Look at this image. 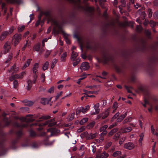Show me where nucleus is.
Masks as SVG:
<instances>
[{
	"label": "nucleus",
	"mask_w": 158,
	"mask_h": 158,
	"mask_svg": "<svg viewBox=\"0 0 158 158\" xmlns=\"http://www.w3.org/2000/svg\"><path fill=\"white\" fill-rule=\"evenodd\" d=\"M45 15L48 17V22L50 21H51L52 22L55 26V27L53 29V31H56V28H58V29L56 31L57 34H59L61 31H62V30L60 27V25L58 23V22L51 19L50 17V14L48 12H46L44 13Z\"/></svg>",
	"instance_id": "1"
},
{
	"label": "nucleus",
	"mask_w": 158,
	"mask_h": 158,
	"mask_svg": "<svg viewBox=\"0 0 158 158\" xmlns=\"http://www.w3.org/2000/svg\"><path fill=\"white\" fill-rule=\"evenodd\" d=\"M22 39V35L20 34H16L12 38V41L14 46H16Z\"/></svg>",
	"instance_id": "2"
},
{
	"label": "nucleus",
	"mask_w": 158,
	"mask_h": 158,
	"mask_svg": "<svg viewBox=\"0 0 158 158\" xmlns=\"http://www.w3.org/2000/svg\"><path fill=\"white\" fill-rule=\"evenodd\" d=\"M25 72H23L20 74H13L9 78V80L10 81H12L15 79H22Z\"/></svg>",
	"instance_id": "3"
},
{
	"label": "nucleus",
	"mask_w": 158,
	"mask_h": 158,
	"mask_svg": "<svg viewBox=\"0 0 158 158\" xmlns=\"http://www.w3.org/2000/svg\"><path fill=\"white\" fill-rule=\"evenodd\" d=\"M20 120L23 121L29 122H32L35 119L34 116L29 114L27 115L25 117H22L21 118Z\"/></svg>",
	"instance_id": "4"
},
{
	"label": "nucleus",
	"mask_w": 158,
	"mask_h": 158,
	"mask_svg": "<svg viewBox=\"0 0 158 158\" xmlns=\"http://www.w3.org/2000/svg\"><path fill=\"white\" fill-rule=\"evenodd\" d=\"M110 110V108H108L104 113L99 114L97 116V118L98 119L102 118V119H104L106 118L109 114Z\"/></svg>",
	"instance_id": "5"
},
{
	"label": "nucleus",
	"mask_w": 158,
	"mask_h": 158,
	"mask_svg": "<svg viewBox=\"0 0 158 158\" xmlns=\"http://www.w3.org/2000/svg\"><path fill=\"white\" fill-rule=\"evenodd\" d=\"M123 147L125 149L131 150L134 148L135 147V145L133 143L129 142L125 143Z\"/></svg>",
	"instance_id": "6"
},
{
	"label": "nucleus",
	"mask_w": 158,
	"mask_h": 158,
	"mask_svg": "<svg viewBox=\"0 0 158 158\" xmlns=\"http://www.w3.org/2000/svg\"><path fill=\"white\" fill-rule=\"evenodd\" d=\"M19 68L16 66L15 64H14L11 67L10 69H8L7 72L10 73L12 72V74L17 73L19 70Z\"/></svg>",
	"instance_id": "7"
},
{
	"label": "nucleus",
	"mask_w": 158,
	"mask_h": 158,
	"mask_svg": "<svg viewBox=\"0 0 158 158\" xmlns=\"http://www.w3.org/2000/svg\"><path fill=\"white\" fill-rule=\"evenodd\" d=\"M89 63L87 62L82 63L80 67V69L82 71H85L88 70L89 68Z\"/></svg>",
	"instance_id": "8"
},
{
	"label": "nucleus",
	"mask_w": 158,
	"mask_h": 158,
	"mask_svg": "<svg viewBox=\"0 0 158 158\" xmlns=\"http://www.w3.org/2000/svg\"><path fill=\"white\" fill-rule=\"evenodd\" d=\"M3 48L4 49V54H6L10 49L11 47L10 42H6L4 45Z\"/></svg>",
	"instance_id": "9"
},
{
	"label": "nucleus",
	"mask_w": 158,
	"mask_h": 158,
	"mask_svg": "<svg viewBox=\"0 0 158 158\" xmlns=\"http://www.w3.org/2000/svg\"><path fill=\"white\" fill-rule=\"evenodd\" d=\"M52 98L49 99L46 98H42L40 100V102L43 104L45 105L48 104L51 100Z\"/></svg>",
	"instance_id": "10"
},
{
	"label": "nucleus",
	"mask_w": 158,
	"mask_h": 158,
	"mask_svg": "<svg viewBox=\"0 0 158 158\" xmlns=\"http://www.w3.org/2000/svg\"><path fill=\"white\" fill-rule=\"evenodd\" d=\"M99 104L97 103L94 106V108L95 110V112H93L91 113V114H98L100 111V109L99 107Z\"/></svg>",
	"instance_id": "11"
},
{
	"label": "nucleus",
	"mask_w": 158,
	"mask_h": 158,
	"mask_svg": "<svg viewBox=\"0 0 158 158\" xmlns=\"http://www.w3.org/2000/svg\"><path fill=\"white\" fill-rule=\"evenodd\" d=\"M109 154L105 152L102 153L97 154V157L98 158H107Z\"/></svg>",
	"instance_id": "12"
},
{
	"label": "nucleus",
	"mask_w": 158,
	"mask_h": 158,
	"mask_svg": "<svg viewBox=\"0 0 158 158\" xmlns=\"http://www.w3.org/2000/svg\"><path fill=\"white\" fill-rule=\"evenodd\" d=\"M9 34V32L7 31L3 32L0 36V40H3L6 38L7 35Z\"/></svg>",
	"instance_id": "13"
},
{
	"label": "nucleus",
	"mask_w": 158,
	"mask_h": 158,
	"mask_svg": "<svg viewBox=\"0 0 158 158\" xmlns=\"http://www.w3.org/2000/svg\"><path fill=\"white\" fill-rule=\"evenodd\" d=\"M132 128L130 127H127L126 128L123 127L121 129V131H122V132L123 133L129 132L132 131Z\"/></svg>",
	"instance_id": "14"
},
{
	"label": "nucleus",
	"mask_w": 158,
	"mask_h": 158,
	"mask_svg": "<svg viewBox=\"0 0 158 158\" xmlns=\"http://www.w3.org/2000/svg\"><path fill=\"white\" fill-rule=\"evenodd\" d=\"M78 55V54L77 52L74 51H72L70 57L71 60L72 61H74Z\"/></svg>",
	"instance_id": "15"
},
{
	"label": "nucleus",
	"mask_w": 158,
	"mask_h": 158,
	"mask_svg": "<svg viewBox=\"0 0 158 158\" xmlns=\"http://www.w3.org/2000/svg\"><path fill=\"white\" fill-rule=\"evenodd\" d=\"M39 68V64L38 63H35L32 69V72L34 74H36L38 71V69Z\"/></svg>",
	"instance_id": "16"
},
{
	"label": "nucleus",
	"mask_w": 158,
	"mask_h": 158,
	"mask_svg": "<svg viewBox=\"0 0 158 158\" xmlns=\"http://www.w3.org/2000/svg\"><path fill=\"white\" fill-rule=\"evenodd\" d=\"M67 53L66 52H64L61 54L60 56V60L61 62H64L66 60V57L67 55Z\"/></svg>",
	"instance_id": "17"
},
{
	"label": "nucleus",
	"mask_w": 158,
	"mask_h": 158,
	"mask_svg": "<svg viewBox=\"0 0 158 158\" xmlns=\"http://www.w3.org/2000/svg\"><path fill=\"white\" fill-rule=\"evenodd\" d=\"M127 114L125 113L124 114L121 115L117 119V121L118 122H121L126 116Z\"/></svg>",
	"instance_id": "18"
},
{
	"label": "nucleus",
	"mask_w": 158,
	"mask_h": 158,
	"mask_svg": "<svg viewBox=\"0 0 158 158\" xmlns=\"http://www.w3.org/2000/svg\"><path fill=\"white\" fill-rule=\"evenodd\" d=\"M40 43H39L35 45L33 48V49L36 51H39L40 48Z\"/></svg>",
	"instance_id": "19"
},
{
	"label": "nucleus",
	"mask_w": 158,
	"mask_h": 158,
	"mask_svg": "<svg viewBox=\"0 0 158 158\" xmlns=\"http://www.w3.org/2000/svg\"><path fill=\"white\" fill-rule=\"evenodd\" d=\"M89 74H86L84 73L82 76H81V78L79 79L78 80V81H77V83L79 84H80L81 80L84 79L85 78L87 75H89Z\"/></svg>",
	"instance_id": "20"
},
{
	"label": "nucleus",
	"mask_w": 158,
	"mask_h": 158,
	"mask_svg": "<svg viewBox=\"0 0 158 158\" xmlns=\"http://www.w3.org/2000/svg\"><path fill=\"white\" fill-rule=\"evenodd\" d=\"M132 120V118L131 117H128L123 121V124H125L128 122H130Z\"/></svg>",
	"instance_id": "21"
},
{
	"label": "nucleus",
	"mask_w": 158,
	"mask_h": 158,
	"mask_svg": "<svg viewBox=\"0 0 158 158\" xmlns=\"http://www.w3.org/2000/svg\"><path fill=\"white\" fill-rule=\"evenodd\" d=\"M63 35H64V37L65 39V41L66 42V43L67 44H69L70 43L69 40L68 39L67 37L69 36V35L66 34L64 33V32H63Z\"/></svg>",
	"instance_id": "22"
},
{
	"label": "nucleus",
	"mask_w": 158,
	"mask_h": 158,
	"mask_svg": "<svg viewBox=\"0 0 158 158\" xmlns=\"http://www.w3.org/2000/svg\"><path fill=\"white\" fill-rule=\"evenodd\" d=\"M143 137L144 135L143 133H142L139 135L140 138L139 140V144L141 146L142 144V141L143 140Z\"/></svg>",
	"instance_id": "23"
},
{
	"label": "nucleus",
	"mask_w": 158,
	"mask_h": 158,
	"mask_svg": "<svg viewBox=\"0 0 158 158\" xmlns=\"http://www.w3.org/2000/svg\"><path fill=\"white\" fill-rule=\"evenodd\" d=\"M118 107V103L116 102H114V103L112 106V108L113 109V110L112 112L113 113H114L115 112Z\"/></svg>",
	"instance_id": "24"
},
{
	"label": "nucleus",
	"mask_w": 158,
	"mask_h": 158,
	"mask_svg": "<svg viewBox=\"0 0 158 158\" xmlns=\"http://www.w3.org/2000/svg\"><path fill=\"white\" fill-rule=\"evenodd\" d=\"M32 85V83L31 80H28L27 81V90H30Z\"/></svg>",
	"instance_id": "25"
},
{
	"label": "nucleus",
	"mask_w": 158,
	"mask_h": 158,
	"mask_svg": "<svg viewBox=\"0 0 158 158\" xmlns=\"http://www.w3.org/2000/svg\"><path fill=\"white\" fill-rule=\"evenodd\" d=\"M31 60L30 59H29L27 60L26 63L24 65L23 67H22V68L23 69H25L26 68L29 66L31 62Z\"/></svg>",
	"instance_id": "26"
},
{
	"label": "nucleus",
	"mask_w": 158,
	"mask_h": 158,
	"mask_svg": "<svg viewBox=\"0 0 158 158\" xmlns=\"http://www.w3.org/2000/svg\"><path fill=\"white\" fill-rule=\"evenodd\" d=\"M19 85V83L17 80H15L13 82V87L15 89L17 88Z\"/></svg>",
	"instance_id": "27"
},
{
	"label": "nucleus",
	"mask_w": 158,
	"mask_h": 158,
	"mask_svg": "<svg viewBox=\"0 0 158 158\" xmlns=\"http://www.w3.org/2000/svg\"><path fill=\"white\" fill-rule=\"evenodd\" d=\"M49 64V63L48 61H46L44 63L42 67V69L43 70H45L47 69Z\"/></svg>",
	"instance_id": "28"
},
{
	"label": "nucleus",
	"mask_w": 158,
	"mask_h": 158,
	"mask_svg": "<svg viewBox=\"0 0 158 158\" xmlns=\"http://www.w3.org/2000/svg\"><path fill=\"white\" fill-rule=\"evenodd\" d=\"M118 130V129L117 128H115L114 129H113L112 130L110 131V132H109L108 134V135L109 136H110L112 135H113L114 133L115 132H116Z\"/></svg>",
	"instance_id": "29"
},
{
	"label": "nucleus",
	"mask_w": 158,
	"mask_h": 158,
	"mask_svg": "<svg viewBox=\"0 0 158 158\" xmlns=\"http://www.w3.org/2000/svg\"><path fill=\"white\" fill-rule=\"evenodd\" d=\"M73 61V66H75L80 63V59L79 58H77L75 60Z\"/></svg>",
	"instance_id": "30"
},
{
	"label": "nucleus",
	"mask_w": 158,
	"mask_h": 158,
	"mask_svg": "<svg viewBox=\"0 0 158 158\" xmlns=\"http://www.w3.org/2000/svg\"><path fill=\"white\" fill-rule=\"evenodd\" d=\"M88 119L87 118H84L82 119L79 122L80 124L81 125L84 124L88 121Z\"/></svg>",
	"instance_id": "31"
},
{
	"label": "nucleus",
	"mask_w": 158,
	"mask_h": 158,
	"mask_svg": "<svg viewBox=\"0 0 158 158\" xmlns=\"http://www.w3.org/2000/svg\"><path fill=\"white\" fill-rule=\"evenodd\" d=\"M25 26L23 25H20L19 26L18 28V31L19 32L22 31L24 30Z\"/></svg>",
	"instance_id": "32"
},
{
	"label": "nucleus",
	"mask_w": 158,
	"mask_h": 158,
	"mask_svg": "<svg viewBox=\"0 0 158 158\" xmlns=\"http://www.w3.org/2000/svg\"><path fill=\"white\" fill-rule=\"evenodd\" d=\"M57 59H54L52 61L51 65V68L52 69H53L54 66H55V65L56 63H57Z\"/></svg>",
	"instance_id": "33"
},
{
	"label": "nucleus",
	"mask_w": 158,
	"mask_h": 158,
	"mask_svg": "<svg viewBox=\"0 0 158 158\" xmlns=\"http://www.w3.org/2000/svg\"><path fill=\"white\" fill-rule=\"evenodd\" d=\"M84 91L85 92L84 94L86 95H87V94H96L97 93V91H89L86 90H84Z\"/></svg>",
	"instance_id": "34"
},
{
	"label": "nucleus",
	"mask_w": 158,
	"mask_h": 158,
	"mask_svg": "<svg viewBox=\"0 0 158 158\" xmlns=\"http://www.w3.org/2000/svg\"><path fill=\"white\" fill-rule=\"evenodd\" d=\"M50 116L49 115H44L42 116L40 118V120L39 121H41L42 119H48L50 118Z\"/></svg>",
	"instance_id": "35"
},
{
	"label": "nucleus",
	"mask_w": 158,
	"mask_h": 158,
	"mask_svg": "<svg viewBox=\"0 0 158 158\" xmlns=\"http://www.w3.org/2000/svg\"><path fill=\"white\" fill-rule=\"evenodd\" d=\"M121 154V152L120 151H117L114 152L112 156L115 157H117L118 156H120Z\"/></svg>",
	"instance_id": "36"
},
{
	"label": "nucleus",
	"mask_w": 158,
	"mask_h": 158,
	"mask_svg": "<svg viewBox=\"0 0 158 158\" xmlns=\"http://www.w3.org/2000/svg\"><path fill=\"white\" fill-rule=\"evenodd\" d=\"M95 134H90L88 135L87 138L89 139H92L95 138Z\"/></svg>",
	"instance_id": "37"
},
{
	"label": "nucleus",
	"mask_w": 158,
	"mask_h": 158,
	"mask_svg": "<svg viewBox=\"0 0 158 158\" xmlns=\"http://www.w3.org/2000/svg\"><path fill=\"white\" fill-rule=\"evenodd\" d=\"M33 104V102L31 101H27L25 102V105L27 106H31Z\"/></svg>",
	"instance_id": "38"
},
{
	"label": "nucleus",
	"mask_w": 158,
	"mask_h": 158,
	"mask_svg": "<svg viewBox=\"0 0 158 158\" xmlns=\"http://www.w3.org/2000/svg\"><path fill=\"white\" fill-rule=\"evenodd\" d=\"M95 123L94 122H92L87 126V127L89 129L92 128L94 126Z\"/></svg>",
	"instance_id": "39"
},
{
	"label": "nucleus",
	"mask_w": 158,
	"mask_h": 158,
	"mask_svg": "<svg viewBox=\"0 0 158 158\" xmlns=\"http://www.w3.org/2000/svg\"><path fill=\"white\" fill-rule=\"evenodd\" d=\"M51 122V120H48L46 121L45 123H42L41 124H39V126H44L46 125H48V126L49 123Z\"/></svg>",
	"instance_id": "40"
},
{
	"label": "nucleus",
	"mask_w": 158,
	"mask_h": 158,
	"mask_svg": "<svg viewBox=\"0 0 158 158\" xmlns=\"http://www.w3.org/2000/svg\"><path fill=\"white\" fill-rule=\"evenodd\" d=\"M30 42H29L28 43V41H27L26 44L24 45L23 47L22 48V50L23 51L24 50L27 46L28 47L30 46Z\"/></svg>",
	"instance_id": "41"
},
{
	"label": "nucleus",
	"mask_w": 158,
	"mask_h": 158,
	"mask_svg": "<svg viewBox=\"0 0 158 158\" xmlns=\"http://www.w3.org/2000/svg\"><path fill=\"white\" fill-rule=\"evenodd\" d=\"M151 127V131L152 133L154 135H158V133L156 132H155V130L153 128V126H152Z\"/></svg>",
	"instance_id": "42"
},
{
	"label": "nucleus",
	"mask_w": 158,
	"mask_h": 158,
	"mask_svg": "<svg viewBox=\"0 0 158 158\" xmlns=\"http://www.w3.org/2000/svg\"><path fill=\"white\" fill-rule=\"evenodd\" d=\"M119 113L117 112V113L112 117L111 121L113 122V120L117 118L119 115Z\"/></svg>",
	"instance_id": "43"
},
{
	"label": "nucleus",
	"mask_w": 158,
	"mask_h": 158,
	"mask_svg": "<svg viewBox=\"0 0 158 158\" xmlns=\"http://www.w3.org/2000/svg\"><path fill=\"white\" fill-rule=\"evenodd\" d=\"M85 129V127L84 126H82L80 128L78 129L77 130V132L79 133H81L82 131H83Z\"/></svg>",
	"instance_id": "44"
},
{
	"label": "nucleus",
	"mask_w": 158,
	"mask_h": 158,
	"mask_svg": "<svg viewBox=\"0 0 158 158\" xmlns=\"http://www.w3.org/2000/svg\"><path fill=\"white\" fill-rule=\"evenodd\" d=\"M108 126L107 125H105L102 127H101L100 129V131H105L107 127Z\"/></svg>",
	"instance_id": "45"
},
{
	"label": "nucleus",
	"mask_w": 158,
	"mask_h": 158,
	"mask_svg": "<svg viewBox=\"0 0 158 158\" xmlns=\"http://www.w3.org/2000/svg\"><path fill=\"white\" fill-rule=\"evenodd\" d=\"M63 93L62 91L60 92L59 93H57L56 96V99L57 100L60 97Z\"/></svg>",
	"instance_id": "46"
},
{
	"label": "nucleus",
	"mask_w": 158,
	"mask_h": 158,
	"mask_svg": "<svg viewBox=\"0 0 158 158\" xmlns=\"http://www.w3.org/2000/svg\"><path fill=\"white\" fill-rule=\"evenodd\" d=\"M125 87L127 89V92L128 93H131V89H132V88L131 87H128L127 86H125Z\"/></svg>",
	"instance_id": "47"
},
{
	"label": "nucleus",
	"mask_w": 158,
	"mask_h": 158,
	"mask_svg": "<svg viewBox=\"0 0 158 158\" xmlns=\"http://www.w3.org/2000/svg\"><path fill=\"white\" fill-rule=\"evenodd\" d=\"M40 78L41 81L43 82H44L45 80V76L44 74L43 73L41 74Z\"/></svg>",
	"instance_id": "48"
},
{
	"label": "nucleus",
	"mask_w": 158,
	"mask_h": 158,
	"mask_svg": "<svg viewBox=\"0 0 158 158\" xmlns=\"http://www.w3.org/2000/svg\"><path fill=\"white\" fill-rule=\"evenodd\" d=\"M142 28L140 25H137L136 27V30L138 31H140L142 30Z\"/></svg>",
	"instance_id": "49"
},
{
	"label": "nucleus",
	"mask_w": 158,
	"mask_h": 158,
	"mask_svg": "<svg viewBox=\"0 0 158 158\" xmlns=\"http://www.w3.org/2000/svg\"><path fill=\"white\" fill-rule=\"evenodd\" d=\"M119 134L118 133L116 134L113 137V139L116 140L119 138Z\"/></svg>",
	"instance_id": "50"
},
{
	"label": "nucleus",
	"mask_w": 158,
	"mask_h": 158,
	"mask_svg": "<svg viewBox=\"0 0 158 158\" xmlns=\"http://www.w3.org/2000/svg\"><path fill=\"white\" fill-rule=\"evenodd\" d=\"M52 122V121L51 120V122L49 123L48 126V127H52L56 124V122Z\"/></svg>",
	"instance_id": "51"
},
{
	"label": "nucleus",
	"mask_w": 158,
	"mask_h": 158,
	"mask_svg": "<svg viewBox=\"0 0 158 158\" xmlns=\"http://www.w3.org/2000/svg\"><path fill=\"white\" fill-rule=\"evenodd\" d=\"M148 11L149 13L148 17L149 18H151L152 17V10L150 9H148Z\"/></svg>",
	"instance_id": "52"
},
{
	"label": "nucleus",
	"mask_w": 158,
	"mask_h": 158,
	"mask_svg": "<svg viewBox=\"0 0 158 158\" xmlns=\"http://www.w3.org/2000/svg\"><path fill=\"white\" fill-rule=\"evenodd\" d=\"M125 139H126L125 137L123 138L122 139H120V141H119V144L120 145L123 144V142Z\"/></svg>",
	"instance_id": "53"
},
{
	"label": "nucleus",
	"mask_w": 158,
	"mask_h": 158,
	"mask_svg": "<svg viewBox=\"0 0 158 158\" xmlns=\"http://www.w3.org/2000/svg\"><path fill=\"white\" fill-rule=\"evenodd\" d=\"M54 87H51L48 90V92L50 93H53L54 91Z\"/></svg>",
	"instance_id": "54"
},
{
	"label": "nucleus",
	"mask_w": 158,
	"mask_h": 158,
	"mask_svg": "<svg viewBox=\"0 0 158 158\" xmlns=\"http://www.w3.org/2000/svg\"><path fill=\"white\" fill-rule=\"evenodd\" d=\"M80 109L81 110V111L83 113H85L87 111V110H86L85 108L83 107H81L80 108Z\"/></svg>",
	"instance_id": "55"
},
{
	"label": "nucleus",
	"mask_w": 158,
	"mask_h": 158,
	"mask_svg": "<svg viewBox=\"0 0 158 158\" xmlns=\"http://www.w3.org/2000/svg\"><path fill=\"white\" fill-rule=\"evenodd\" d=\"M150 23L151 24V26H156L158 24V23H156L154 22H153L152 21H150Z\"/></svg>",
	"instance_id": "56"
},
{
	"label": "nucleus",
	"mask_w": 158,
	"mask_h": 158,
	"mask_svg": "<svg viewBox=\"0 0 158 158\" xmlns=\"http://www.w3.org/2000/svg\"><path fill=\"white\" fill-rule=\"evenodd\" d=\"M15 29V28L14 27H11V28L10 29L9 32L10 33H12Z\"/></svg>",
	"instance_id": "57"
},
{
	"label": "nucleus",
	"mask_w": 158,
	"mask_h": 158,
	"mask_svg": "<svg viewBox=\"0 0 158 158\" xmlns=\"http://www.w3.org/2000/svg\"><path fill=\"white\" fill-rule=\"evenodd\" d=\"M50 53L51 52L50 51L48 50L47 51L45 55V57H47L50 54Z\"/></svg>",
	"instance_id": "58"
},
{
	"label": "nucleus",
	"mask_w": 158,
	"mask_h": 158,
	"mask_svg": "<svg viewBox=\"0 0 158 158\" xmlns=\"http://www.w3.org/2000/svg\"><path fill=\"white\" fill-rule=\"evenodd\" d=\"M74 113H73L71 114L69 120H72L74 118Z\"/></svg>",
	"instance_id": "59"
},
{
	"label": "nucleus",
	"mask_w": 158,
	"mask_h": 158,
	"mask_svg": "<svg viewBox=\"0 0 158 158\" xmlns=\"http://www.w3.org/2000/svg\"><path fill=\"white\" fill-rule=\"evenodd\" d=\"M116 125V123H113V124L110 125L109 127V128L110 129H111L113 128Z\"/></svg>",
	"instance_id": "60"
},
{
	"label": "nucleus",
	"mask_w": 158,
	"mask_h": 158,
	"mask_svg": "<svg viewBox=\"0 0 158 158\" xmlns=\"http://www.w3.org/2000/svg\"><path fill=\"white\" fill-rule=\"evenodd\" d=\"M153 16L156 18H158V11L154 14Z\"/></svg>",
	"instance_id": "61"
},
{
	"label": "nucleus",
	"mask_w": 158,
	"mask_h": 158,
	"mask_svg": "<svg viewBox=\"0 0 158 158\" xmlns=\"http://www.w3.org/2000/svg\"><path fill=\"white\" fill-rule=\"evenodd\" d=\"M34 79L33 81V83H35V82H36V78H37V75L35 74V75H34Z\"/></svg>",
	"instance_id": "62"
},
{
	"label": "nucleus",
	"mask_w": 158,
	"mask_h": 158,
	"mask_svg": "<svg viewBox=\"0 0 158 158\" xmlns=\"http://www.w3.org/2000/svg\"><path fill=\"white\" fill-rule=\"evenodd\" d=\"M145 33L147 35H149L150 34V31L148 30H145Z\"/></svg>",
	"instance_id": "63"
},
{
	"label": "nucleus",
	"mask_w": 158,
	"mask_h": 158,
	"mask_svg": "<svg viewBox=\"0 0 158 158\" xmlns=\"http://www.w3.org/2000/svg\"><path fill=\"white\" fill-rule=\"evenodd\" d=\"M154 5L155 6H158V0H156L154 2Z\"/></svg>",
	"instance_id": "64"
}]
</instances>
